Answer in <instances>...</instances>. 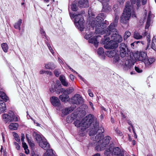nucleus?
I'll return each mask as SVG.
<instances>
[{"label": "nucleus", "mask_w": 156, "mask_h": 156, "mask_svg": "<svg viewBox=\"0 0 156 156\" xmlns=\"http://www.w3.org/2000/svg\"><path fill=\"white\" fill-rule=\"evenodd\" d=\"M95 135H91V138L94 141L98 140V143L96 144V145L98 144V145L96 147V149L100 151L104 150L106 147H108L112 138L109 136H105L101 140H100L104 137L103 134L98 133L96 136H94Z\"/></svg>", "instance_id": "obj_1"}, {"label": "nucleus", "mask_w": 156, "mask_h": 156, "mask_svg": "<svg viewBox=\"0 0 156 156\" xmlns=\"http://www.w3.org/2000/svg\"><path fill=\"white\" fill-rule=\"evenodd\" d=\"M94 116L90 114L83 119L82 120L76 119L74 122V124L77 127H81L83 130H84L86 128L91 126L94 122Z\"/></svg>", "instance_id": "obj_2"}, {"label": "nucleus", "mask_w": 156, "mask_h": 156, "mask_svg": "<svg viewBox=\"0 0 156 156\" xmlns=\"http://www.w3.org/2000/svg\"><path fill=\"white\" fill-rule=\"evenodd\" d=\"M110 145L107 147L105 152V154L106 156H111L113 154L116 156H124L123 151H121L118 147H115L114 144L110 141Z\"/></svg>", "instance_id": "obj_3"}, {"label": "nucleus", "mask_w": 156, "mask_h": 156, "mask_svg": "<svg viewBox=\"0 0 156 156\" xmlns=\"http://www.w3.org/2000/svg\"><path fill=\"white\" fill-rule=\"evenodd\" d=\"M119 58V55H116L113 57V63L116 64L118 66H122L125 70L130 69L133 65V63L131 62L130 60H127L125 59L126 60L124 61L123 58L120 59Z\"/></svg>", "instance_id": "obj_4"}, {"label": "nucleus", "mask_w": 156, "mask_h": 156, "mask_svg": "<svg viewBox=\"0 0 156 156\" xmlns=\"http://www.w3.org/2000/svg\"><path fill=\"white\" fill-rule=\"evenodd\" d=\"M113 29L112 28H107L105 30H103L105 34L104 36L108 37L111 34V37L112 40L118 43L121 42L122 40V37L119 34L116 28L115 30H113Z\"/></svg>", "instance_id": "obj_5"}, {"label": "nucleus", "mask_w": 156, "mask_h": 156, "mask_svg": "<svg viewBox=\"0 0 156 156\" xmlns=\"http://www.w3.org/2000/svg\"><path fill=\"white\" fill-rule=\"evenodd\" d=\"M70 16L71 19L74 18V23L77 29L81 31H83L84 28L83 23L84 21L82 15L74 13H70Z\"/></svg>", "instance_id": "obj_6"}, {"label": "nucleus", "mask_w": 156, "mask_h": 156, "mask_svg": "<svg viewBox=\"0 0 156 156\" xmlns=\"http://www.w3.org/2000/svg\"><path fill=\"white\" fill-rule=\"evenodd\" d=\"M125 6V8L120 19V22L126 24L128 23L131 16V6L129 2H126Z\"/></svg>", "instance_id": "obj_7"}, {"label": "nucleus", "mask_w": 156, "mask_h": 156, "mask_svg": "<svg viewBox=\"0 0 156 156\" xmlns=\"http://www.w3.org/2000/svg\"><path fill=\"white\" fill-rule=\"evenodd\" d=\"M104 38H103L101 41V43L105 44L104 48L107 49H113L117 48L118 46V42L113 40L109 41L110 39L109 37H106L104 36Z\"/></svg>", "instance_id": "obj_8"}, {"label": "nucleus", "mask_w": 156, "mask_h": 156, "mask_svg": "<svg viewBox=\"0 0 156 156\" xmlns=\"http://www.w3.org/2000/svg\"><path fill=\"white\" fill-rule=\"evenodd\" d=\"M102 18L100 16H97L91 22V26L93 28L95 27V32L98 33L97 31L100 32V30L102 21Z\"/></svg>", "instance_id": "obj_9"}, {"label": "nucleus", "mask_w": 156, "mask_h": 156, "mask_svg": "<svg viewBox=\"0 0 156 156\" xmlns=\"http://www.w3.org/2000/svg\"><path fill=\"white\" fill-rule=\"evenodd\" d=\"M93 125L94 128H92L90 131L89 135L90 136L93 135H95L96 133H101L103 134L104 131V128L102 127H100L98 129V126L99 124L98 122H95V124Z\"/></svg>", "instance_id": "obj_10"}, {"label": "nucleus", "mask_w": 156, "mask_h": 156, "mask_svg": "<svg viewBox=\"0 0 156 156\" xmlns=\"http://www.w3.org/2000/svg\"><path fill=\"white\" fill-rule=\"evenodd\" d=\"M72 102L73 104L79 105L83 103V100L79 94H76L71 98Z\"/></svg>", "instance_id": "obj_11"}, {"label": "nucleus", "mask_w": 156, "mask_h": 156, "mask_svg": "<svg viewBox=\"0 0 156 156\" xmlns=\"http://www.w3.org/2000/svg\"><path fill=\"white\" fill-rule=\"evenodd\" d=\"M14 115V113L11 111H10L8 114L4 113L2 115V120L5 123L8 122H12V116Z\"/></svg>", "instance_id": "obj_12"}, {"label": "nucleus", "mask_w": 156, "mask_h": 156, "mask_svg": "<svg viewBox=\"0 0 156 156\" xmlns=\"http://www.w3.org/2000/svg\"><path fill=\"white\" fill-rule=\"evenodd\" d=\"M61 86L60 82L58 80H57L56 81V83L54 85V87H53L52 86V88H50V91L52 93L55 92L56 94H59L60 93L62 88H61Z\"/></svg>", "instance_id": "obj_13"}, {"label": "nucleus", "mask_w": 156, "mask_h": 156, "mask_svg": "<svg viewBox=\"0 0 156 156\" xmlns=\"http://www.w3.org/2000/svg\"><path fill=\"white\" fill-rule=\"evenodd\" d=\"M140 53L134 52L130 53L129 56H127L126 58L125 59L127 60H130L131 62L133 63V65L134 64V61L135 60H139L140 59Z\"/></svg>", "instance_id": "obj_14"}, {"label": "nucleus", "mask_w": 156, "mask_h": 156, "mask_svg": "<svg viewBox=\"0 0 156 156\" xmlns=\"http://www.w3.org/2000/svg\"><path fill=\"white\" fill-rule=\"evenodd\" d=\"M90 37L91 35H86L84 36V38L86 39H89L88 42L90 43L93 44L96 48H97L98 47V44L99 43L97 39L98 36H95L91 38H90Z\"/></svg>", "instance_id": "obj_15"}, {"label": "nucleus", "mask_w": 156, "mask_h": 156, "mask_svg": "<svg viewBox=\"0 0 156 156\" xmlns=\"http://www.w3.org/2000/svg\"><path fill=\"white\" fill-rule=\"evenodd\" d=\"M119 52L120 56L123 58L126 55L127 48L125 43H122L119 45Z\"/></svg>", "instance_id": "obj_16"}, {"label": "nucleus", "mask_w": 156, "mask_h": 156, "mask_svg": "<svg viewBox=\"0 0 156 156\" xmlns=\"http://www.w3.org/2000/svg\"><path fill=\"white\" fill-rule=\"evenodd\" d=\"M39 145L44 150H47V151L49 150H52V149H50V145L45 139L39 143Z\"/></svg>", "instance_id": "obj_17"}, {"label": "nucleus", "mask_w": 156, "mask_h": 156, "mask_svg": "<svg viewBox=\"0 0 156 156\" xmlns=\"http://www.w3.org/2000/svg\"><path fill=\"white\" fill-rule=\"evenodd\" d=\"M50 101L52 105L55 107H59L61 105L60 101L58 98L52 96L50 98Z\"/></svg>", "instance_id": "obj_18"}, {"label": "nucleus", "mask_w": 156, "mask_h": 156, "mask_svg": "<svg viewBox=\"0 0 156 156\" xmlns=\"http://www.w3.org/2000/svg\"><path fill=\"white\" fill-rule=\"evenodd\" d=\"M118 13L115 14V18L113 22L111 23L107 28H112L113 30H115V27L117 25V23L119 18V16L118 15Z\"/></svg>", "instance_id": "obj_19"}, {"label": "nucleus", "mask_w": 156, "mask_h": 156, "mask_svg": "<svg viewBox=\"0 0 156 156\" xmlns=\"http://www.w3.org/2000/svg\"><path fill=\"white\" fill-rule=\"evenodd\" d=\"M78 5L80 8L87 7L89 6L88 0H80L78 2Z\"/></svg>", "instance_id": "obj_20"}, {"label": "nucleus", "mask_w": 156, "mask_h": 156, "mask_svg": "<svg viewBox=\"0 0 156 156\" xmlns=\"http://www.w3.org/2000/svg\"><path fill=\"white\" fill-rule=\"evenodd\" d=\"M59 79L63 86L66 87L69 86V83L68 81L66 80L64 76L63 75H60L59 77Z\"/></svg>", "instance_id": "obj_21"}, {"label": "nucleus", "mask_w": 156, "mask_h": 156, "mask_svg": "<svg viewBox=\"0 0 156 156\" xmlns=\"http://www.w3.org/2000/svg\"><path fill=\"white\" fill-rule=\"evenodd\" d=\"M74 109L73 107H69L63 109L62 112L64 115H66L71 112Z\"/></svg>", "instance_id": "obj_22"}, {"label": "nucleus", "mask_w": 156, "mask_h": 156, "mask_svg": "<svg viewBox=\"0 0 156 156\" xmlns=\"http://www.w3.org/2000/svg\"><path fill=\"white\" fill-rule=\"evenodd\" d=\"M102 11L103 12H108L111 10V7L109 5L108 3L102 4Z\"/></svg>", "instance_id": "obj_23"}, {"label": "nucleus", "mask_w": 156, "mask_h": 156, "mask_svg": "<svg viewBox=\"0 0 156 156\" xmlns=\"http://www.w3.org/2000/svg\"><path fill=\"white\" fill-rule=\"evenodd\" d=\"M155 61V59L154 58H147V57L143 61L145 66L148 67L151 64Z\"/></svg>", "instance_id": "obj_24"}, {"label": "nucleus", "mask_w": 156, "mask_h": 156, "mask_svg": "<svg viewBox=\"0 0 156 156\" xmlns=\"http://www.w3.org/2000/svg\"><path fill=\"white\" fill-rule=\"evenodd\" d=\"M40 33L42 37L43 38L45 39V42H48L50 41L49 37L46 35L45 31L41 27H40Z\"/></svg>", "instance_id": "obj_25"}, {"label": "nucleus", "mask_w": 156, "mask_h": 156, "mask_svg": "<svg viewBox=\"0 0 156 156\" xmlns=\"http://www.w3.org/2000/svg\"><path fill=\"white\" fill-rule=\"evenodd\" d=\"M106 54L108 57L110 58L114 57L116 55H119L117 53L116 50H114L111 51H108L106 52Z\"/></svg>", "instance_id": "obj_26"}, {"label": "nucleus", "mask_w": 156, "mask_h": 156, "mask_svg": "<svg viewBox=\"0 0 156 156\" xmlns=\"http://www.w3.org/2000/svg\"><path fill=\"white\" fill-rule=\"evenodd\" d=\"M44 67L47 69L53 70L55 68L56 66L53 63L49 62L45 64Z\"/></svg>", "instance_id": "obj_27"}, {"label": "nucleus", "mask_w": 156, "mask_h": 156, "mask_svg": "<svg viewBox=\"0 0 156 156\" xmlns=\"http://www.w3.org/2000/svg\"><path fill=\"white\" fill-rule=\"evenodd\" d=\"M74 91V89L73 87H70L65 90L63 88H62L61 92L62 94H66L68 95L72 93Z\"/></svg>", "instance_id": "obj_28"}, {"label": "nucleus", "mask_w": 156, "mask_h": 156, "mask_svg": "<svg viewBox=\"0 0 156 156\" xmlns=\"http://www.w3.org/2000/svg\"><path fill=\"white\" fill-rule=\"evenodd\" d=\"M6 110V105L2 100H0V113H2Z\"/></svg>", "instance_id": "obj_29"}, {"label": "nucleus", "mask_w": 156, "mask_h": 156, "mask_svg": "<svg viewBox=\"0 0 156 156\" xmlns=\"http://www.w3.org/2000/svg\"><path fill=\"white\" fill-rule=\"evenodd\" d=\"M59 98L62 102H66L69 100V96L66 94H62L59 96Z\"/></svg>", "instance_id": "obj_30"}, {"label": "nucleus", "mask_w": 156, "mask_h": 156, "mask_svg": "<svg viewBox=\"0 0 156 156\" xmlns=\"http://www.w3.org/2000/svg\"><path fill=\"white\" fill-rule=\"evenodd\" d=\"M76 115L73 114H71L70 115L68 116L66 119L67 122L71 123L76 118Z\"/></svg>", "instance_id": "obj_31"}, {"label": "nucleus", "mask_w": 156, "mask_h": 156, "mask_svg": "<svg viewBox=\"0 0 156 156\" xmlns=\"http://www.w3.org/2000/svg\"><path fill=\"white\" fill-rule=\"evenodd\" d=\"M139 56V61H143L147 57L146 53L144 51H141L140 52Z\"/></svg>", "instance_id": "obj_32"}, {"label": "nucleus", "mask_w": 156, "mask_h": 156, "mask_svg": "<svg viewBox=\"0 0 156 156\" xmlns=\"http://www.w3.org/2000/svg\"><path fill=\"white\" fill-rule=\"evenodd\" d=\"M151 12H149L147 20L145 27V29H148L150 25V23L151 21V15L150 14Z\"/></svg>", "instance_id": "obj_33"}, {"label": "nucleus", "mask_w": 156, "mask_h": 156, "mask_svg": "<svg viewBox=\"0 0 156 156\" xmlns=\"http://www.w3.org/2000/svg\"><path fill=\"white\" fill-rule=\"evenodd\" d=\"M19 125L16 123H11L9 126V128L12 130H15L17 129Z\"/></svg>", "instance_id": "obj_34"}, {"label": "nucleus", "mask_w": 156, "mask_h": 156, "mask_svg": "<svg viewBox=\"0 0 156 156\" xmlns=\"http://www.w3.org/2000/svg\"><path fill=\"white\" fill-rule=\"evenodd\" d=\"M0 98L6 102L8 100L9 98L7 96L6 94L4 92L0 91Z\"/></svg>", "instance_id": "obj_35"}, {"label": "nucleus", "mask_w": 156, "mask_h": 156, "mask_svg": "<svg viewBox=\"0 0 156 156\" xmlns=\"http://www.w3.org/2000/svg\"><path fill=\"white\" fill-rule=\"evenodd\" d=\"M152 48L156 51V38L155 36H154L151 44Z\"/></svg>", "instance_id": "obj_36"}, {"label": "nucleus", "mask_w": 156, "mask_h": 156, "mask_svg": "<svg viewBox=\"0 0 156 156\" xmlns=\"http://www.w3.org/2000/svg\"><path fill=\"white\" fill-rule=\"evenodd\" d=\"M22 22V20L21 19H19L18 21L14 25V27L16 29L20 30V26Z\"/></svg>", "instance_id": "obj_37"}, {"label": "nucleus", "mask_w": 156, "mask_h": 156, "mask_svg": "<svg viewBox=\"0 0 156 156\" xmlns=\"http://www.w3.org/2000/svg\"><path fill=\"white\" fill-rule=\"evenodd\" d=\"M133 37L136 39H140L142 38V36L140 35L137 31H135L134 33Z\"/></svg>", "instance_id": "obj_38"}, {"label": "nucleus", "mask_w": 156, "mask_h": 156, "mask_svg": "<svg viewBox=\"0 0 156 156\" xmlns=\"http://www.w3.org/2000/svg\"><path fill=\"white\" fill-rule=\"evenodd\" d=\"M44 156H56L54 154L52 150L47 151L44 154Z\"/></svg>", "instance_id": "obj_39"}, {"label": "nucleus", "mask_w": 156, "mask_h": 156, "mask_svg": "<svg viewBox=\"0 0 156 156\" xmlns=\"http://www.w3.org/2000/svg\"><path fill=\"white\" fill-rule=\"evenodd\" d=\"M1 46L3 51L5 52H6L8 51V45L6 43H3L1 44Z\"/></svg>", "instance_id": "obj_40"}, {"label": "nucleus", "mask_w": 156, "mask_h": 156, "mask_svg": "<svg viewBox=\"0 0 156 156\" xmlns=\"http://www.w3.org/2000/svg\"><path fill=\"white\" fill-rule=\"evenodd\" d=\"M132 4H134L136 3L137 8H138L140 5L141 0H131Z\"/></svg>", "instance_id": "obj_41"}, {"label": "nucleus", "mask_w": 156, "mask_h": 156, "mask_svg": "<svg viewBox=\"0 0 156 156\" xmlns=\"http://www.w3.org/2000/svg\"><path fill=\"white\" fill-rule=\"evenodd\" d=\"M35 136L36 141L38 143L44 139L42 138L40 134H37L35 133Z\"/></svg>", "instance_id": "obj_42"}, {"label": "nucleus", "mask_w": 156, "mask_h": 156, "mask_svg": "<svg viewBox=\"0 0 156 156\" xmlns=\"http://www.w3.org/2000/svg\"><path fill=\"white\" fill-rule=\"evenodd\" d=\"M103 21H102V24H101L100 32L102 31V30H101L102 29H104V28H105L109 24V22L108 21L105 20L104 23H103Z\"/></svg>", "instance_id": "obj_43"}, {"label": "nucleus", "mask_w": 156, "mask_h": 156, "mask_svg": "<svg viewBox=\"0 0 156 156\" xmlns=\"http://www.w3.org/2000/svg\"><path fill=\"white\" fill-rule=\"evenodd\" d=\"M26 138L30 146L31 147H34L35 145L33 143V141L30 139L27 135H26Z\"/></svg>", "instance_id": "obj_44"}, {"label": "nucleus", "mask_w": 156, "mask_h": 156, "mask_svg": "<svg viewBox=\"0 0 156 156\" xmlns=\"http://www.w3.org/2000/svg\"><path fill=\"white\" fill-rule=\"evenodd\" d=\"M131 33L129 31H126L125 33L124 36V40L126 39L128 37L131 35Z\"/></svg>", "instance_id": "obj_45"}, {"label": "nucleus", "mask_w": 156, "mask_h": 156, "mask_svg": "<svg viewBox=\"0 0 156 156\" xmlns=\"http://www.w3.org/2000/svg\"><path fill=\"white\" fill-rule=\"evenodd\" d=\"M140 42L143 44H144V41H141L140 42V41H135L131 44V47H132V48H134V46L135 45L136 46V45L138 43H140Z\"/></svg>", "instance_id": "obj_46"}, {"label": "nucleus", "mask_w": 156, "mask_h": 156, "mask_svg": "<svg viewBox=\"0 0 156 156\" xmlns=\"http://www.w3.org/2000/svg\"><path fill=\"white\" fill-rule=\"evenodd\" d=\"M50 41H48V42H46V44H47V46L50 51V52L53 55L54 54V51L52 49L50 45Z\"/></svg>", "instance_id": "obj_47"}, {"label": "nucleus", "mask_w": 156, "mask_h": 156, "mask_svg": "<svg viewBox=\"0 0 156 156\" xmlns=\"http://www.w3.org/2000/svg\"><path fill=\"white\" fill-rule=\"evenodd\" d=\"M113 10L117 13H118L119 10V8L118 4H116L114 5L113 8Z\"/></svg>", "instance_id": "obj_48"}, {"label": "nucleus", "mask_w": 156, "mask_h": 156, "mask_svg": "<svg viewBox=\"0 0 156 156\" xmlns=\"http://www.w3.org/2000/svg\"><path fill=\"white\" fill-rule=\"evenodd\" d=\"M143 35L144 36H147L148 44H149L150 43V34L147 32H145L144 33V34H143Z\"/></svg>", "instance_id": "obj_49"}, {"label": "nucleus", "mask_w": 156, "mask_h": 156, "mask_svg": "<svg viewBox=\"0 0 156 156\" xmlns=\"http://www.w3.org/2000/svg\"><path fill=\"white\" fill-rule=\"evenodd\" d=\"M104 52V49L102 48H100L98 50L97 53L99 55H103Z\"/></svg>", "instance_id": "obj_50"}, {"label": "nucleus", "mask_w": 156, "mask_h": 156, "mask_svg": "<svg viewBox=\"0 0 156 156\" xmlns=\"http://www.w3.org/2000/svg\"><path fill=\"white\" fill-rule=\"evenodd\" d=\"M71 7L72 10L76 11L77 10V7L75 3H73L71 5Z\"/></svg>", "instance_id": "obj_51"}, {"label": "nucleus", "mask_w": 156, "mask_h": 156, "mask_svg": "<svg viewBox=\"0 0 156 156\" xmlns=\"http://www.w3.org/2000/svg\"><path fill=\"white\" fill-rule=\"evenodd\" d=\"M135 69L137 73H141L142 72V70L137 66H135Z\"/></svg>", "instance_id": "obj_52"}, {"label": "nucleus", "mask_w": 156, "mask_h": 156, "mask_svg": "<svg viewBox=\"0 0 156 156\" xmlns=\"http://www.w3.org/2000/svg\"><path fill=\"white\" fill-rule=\"evenodd\" d=\"M116 133L119 136H121L123 135V133L118 128L115 130Z\"/></svg>", "instance_id": "obj_53"}, {"label": "nucleus", "mask_w": 156, "mask_h": 156, "mask_svg": "<svg viewBox=\"0 0 156 156\" xmlns=\"http://www.w3.org/2000/svg\"><path fill=\"white\" fill-rule=\"evenodd\" d=\"M110 0H98L101 4L109 3Z\"/></svg>", "instance_id": "obj_54"}, {"label": "nucleus", "mask_w": 156, "mask_h": 156, "mask_svg": "<svg viewBox=\"0 0 156 156\" xmlns=\"http://www.w3.org/2000/svg\"><path fill=\"white\" fill-rule=\"evenodd\" d=\"M12 121H14L15 122H17L18 120V117L17 116H15L14 115L12 116Z\"/></svg>", "instance_id": "obj_55"}, {"label": "nucleus", "mask_w": 156, "mask_h": 156, "mask_svg": "<svg viewBox=\"0 0 156 156\" xmlns=\"http://www.w3.org/2000/svg\"><path fill=\"white\" fill-rule=\"evenodd\" d=\"M66 65H67V66L68 67V68L73 72L76 73V74H78V73L75 71L73 69H72L69 65H68L67 64H66Z\"/></svg>", "instance_id": "obj_56"}, {"label": "nucleus", "mask_w": 156, "mask_h": 156, "mask_svg": "<svg viewBox=\"0 0 156 156\" xmlns=\"http://www.w3.org/2000/svg\"><path fill=\"white\" fill-rule=\"evenodd\" d=\"M22 145L23 147L24 148V149L26 150V149H27L28 148V147L26 144L25 142L22 143Z\"/></svg>", "instance_id": "obj_57"}, {"label": "nucleus", "mask_w": 156, "mask_h": 156, "mask_svg": "<svg viewBox=\"0 0 156 156\" xmlns=\"http://www.w3.org/2000/svg\"><path fill=\"white\" fill-rule=\"evenodd\" d=\"M54 74L55 76L57 77H58L59 74L58 71L57 69H55V70Z\"/></svg>", "instance_id": "obj_58"}, {"label": "nucleus", "mask_w": 156, "mask_h": 156, "mask_svg": "<svg viewBox=\"0 0 156 156\" xmlns=\"http://www.w3.org/2000/svg\"><path fill=\"white\" fill-rule=\"evenodd\" d=\"M101 16V17L102 18V21H103V18H105V14L104 13H101L100 14H99V16Z\"/></svg>", "instance_id": "obj_59"}, {"label": "nucleus", "mask_w": 156, "mask_h": 156, "mask_svg": "<svg viewBox=\"0 0 156 156\" xmlns=\"http://www.w3.org/2000/svg\"><path fill=\"white\" fill-rule=\"evenodd\" d=\"M70 78L72 81H73L74 79L75 76L72 74H70L69 76Z\"/></svg>", "instance_id": "obj_60"}, {"label": "nucleus", "mask_w": 156, "mask_h": 156, "mask_svg": "<svg viewBox=\"0 0 156 156\" xmlns=\"http://www.w3.org/2000/svg\"><path fill=\"white\" fill-rule=\"evenodd\" d=\"M45 73L46 74H47L48 75H49L50 76H51L52 74V73L51 72V71H45Z\"/></svg>", "instance_id": "obj_61"}, {"label": "nucleus", "mask_w": 156, "mask_h": 156, "mask_svg": "<svg viewBox=\"0 0 156 156\" xmlns=\"http://www.w3.org/2000/svg\"><path fill=\"white\" fill-rule=\"evenodd\" d=\"M25 138V136L24 134H21V141L22 142H23L24 141V139Z\"/></svg>", "instance_id": "obj_62"}, {"label": "nucleus", "mask_w": 156, "mask_h": 156, "mask_svg": "<svg viewBox=\"0 0 156 156\" xmlns=\"http://www.w3.org/2000/svg\"><path fill=\"white\" fill-rule=\"evenodd\" d=\"M58 61L61 64H63V62L62 61V60L61 59V58L58 57Z\"/></svg>", "instance_id": "obj_63"}, {"label": "nucleus", "mask_w": 156, "mask_h": 156, "mask_svg": "<svg viewBox=\"0 0 156 156\" xmlns=\"http://www.w3.org/2000/svg\"><path fill=\"white\" fill-rule=\"evenodd\" d=\"M15 144L16 145V148L17 150H19L20 148V146L19 144L16 142L15 143Z\"/></svg>", "instance_id": "obj_64"}]
</instances>
